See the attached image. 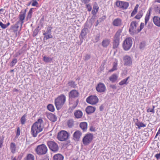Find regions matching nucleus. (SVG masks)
Returning <instances> with one entry per match:
<instances>
[{
    "label": "nucleus",
    "mask_w": 160,
    "mask_h": 160,
    "mask_svg": "<svg viewBox=\"0 0 160 160\" xmlns=\"http://www.w3.org/2000/svg\"><path fill=\"white\" fill-rule=\"evenodd\" d=\"M43 122L42 119V118H39L37 121L33 124L32 126L31 132L33 137H36L38 133L42 130L43 127L42 125Z\"/></svg>",
    "instance_id": "1"
},
{
    "label": "nucleus",
    "mask_w": 160,
    "mask_h": 160,
    "mask_svg": "<svg viewBox=\"0 0 160 160\" xmlns=\"http://www.w3.org/2000/svg\"><path fill=\"white\" fill-rule=\"evenodd\" d=\"M65 101L66 97L63 94H61L55 98L54 102L57 110H58L62 108Z\"/></svg>",
    "instance_id": "2"
},
{
    "label": "nucleus",
    "mask_w": 160,
    "mask_h": 160,
    "mask_svg": "<svg viewBox=\"0 0 160 160\" xmlns=\"http://www.w3.org/2000/svg\"><path fill=\"white\" fill-rule=\"evenodd\" d=\"M122 30V29H119L116 32L112 42V48L113 49H115L118 48L120 42V37Z\"/></svg>",
    "instance_id": "3"
},
{
    "label": "nucleus",
    "mask_w": 160,
    "mask_h": 160,
    "mask_svg": "<svg viewBox=\"0 0 160 160\" xmlns=\"http://www.w3.org/2000/svg\"><path fill=\"white\" fill-rule=\"evenodd\" d=\"M35 150L37 154L42 155L47 153L48 148L45 144H42L37 146Z\"/></svg>",
    "instance_id": "4"
},
{
    "label": "nucleus",
    "mask_w": 160,
    "mask_h": 160,
    "mask_svg": "<svg viewBox=\"0 0 160 160\" xmlns=\"http://www.w3.org/2000/svg\"><path fill=\"white\" fill-rule=\"evenodd\" d=\"M132 44V38L128 37L123 41L122 47L123 50L125 51L129 50L131 48Z\"/></svg>",
    "instance_id": "5"
},
{
    "label": "nucleus",
    "mask_w": 160,
    "mask_h": 160,
    "mask_svg": "<svg viewBox=\"0 0 160 160\" xmlns=\"http://www.w3.org/2000/svg\"><path fill=\"white\" fill-rule=\"evenodd\" d=\"M47 145L50 150L52 152H57L59 149L58 144L54 141H48L47 142Z\"/></svg>",
    "instance_id": "6"
},
{
    "label": "nucleus",
    "mask_w": 160,
    "mask_h": 160,
    "mask_svg": "<svg viewBox=\"0 0 160 160\" xmlns=\"http://www.w3.org/2000/svg\"><path fill=\"white\" fill-rule=\"evenodd\" d=\"M138 24V22L136 21H133L131 22L129 29V32L130 34L134 35L138 33V29L136 30Z\"/></svg>",
    "instance_id": "7"
},
{
    "label": "nucleus",
    "mask_w": 160,
    "mask_h": 160,
    "mask_svg": "<svg viewBox=\"0 0 160 160\" xmlns=\"http://www.w3.org/2000/svg\"><path fill=\"white\" fill-rule=\"evenodd\" d=\"M69 136V133L67 131L62 130L58 132L57 138L59 141H63L67 140Z\"/></svg>",
    "instance_id": "8"
},
{
    "label": "nucleus",
    "mask_w": 160,
    "mask_h": 160,
    "mask_svg": "<svg viewBox=\"0 0 160 160\" xmlns=\"http://www.w3.org/2000/svg\"><path fill=\"white\" fill-rule=\"evenodd\" d=\"M93 135L92 133H88L86 134L82 139L83 144L85 146L89 145L93 140Z\"/></svg>",
    "instance_id": "9"
},
{
    "label": "nucleus",
    "mask_w": 160,
    "mask_h": 160,
    "mask_svg": "<svg viewBox=\"0 0 160 160\" xmlns=\"http://www.w3.org/2000/svg\"><path fill=\"white\" fill-rule=\"evenodd\" d=\"M116 6L122 10H125L128 8L129 6V3L128 2L117 1L116 2Z\"/></svg>",
    "instance_id": "10"
},
{
    "label": "nucleus",
    "mask_w": 160,
    "mask_h": 160,
    "mask_svg": "<svg viewBox=\"0 0 160 160\" xmlns=\"http://www.w3.org/2000/svg\"><path fill=\"white\" fill-rule=\"evenodd\" d=\"M86 101L88 103L92 105H94L98 102V98L96 96L91 95L87 98Z\"/></svg>",
    "instance_id": "11"
},
{
    "label": "nucleus",
    "mask_w": 160,
    "mask_h": 160,
    "mask_svg": "<svg viewBox=\"0 0 160 160\" xmlns=\"http://www.w3.org/2000/svg\"><path fill=\"white\" fill-rule=\"evenodd\" d=\"M96 91L98 92H105L106 91V87L104 84L102 82H99L97 85L96 88Z\"/></svg>",
    "instance_id": "12"
},
{
    "label": "nucleus",
    "mask_w": 160,
    "mask_h": 160,
    "mask_svg": "<svg viewBox=\"0 0 160 160\" xmlns=\"http://www.w3.org/2000/svg\"><path fill=\"white\" fill-rule=\"evenodd\" d=\"M26 12V9L22 10L19 15V20L17 22H19V23L20 24V28H21L22 25L24 22V19L25 17V15Z\"/></svg>",
    "instance_id": "13"
},
{
    "label": "nucleus",
    "mask_w": 160,
    "mask_h": 160,
    "mask_svg": "<svg viewBox=\"0 0 160 160\" xmlns=\"http://www.w3.org/2000/svg\"><path fill=\"white\" fill-rule=\"evenodd\" d=\"M69 99L72 100L78 98L79 95V93L77 90L73 89L70 91L68 93Z\"/></svg>",
    "instance_id": "14"
},
{
    "label": "nucleus",
    "mask_w": 160,
    "mask_h": 160,
    "mask_svg": "<svg viewBox=\"0 0 160 160\" xmlns=\"http://www.w3.org/2000/svg\"><path fill=\"white\" fill-rule=\"evenodd\" d=\"M45 115L47 118L52 122H54L57 120L56 116L51 112H46Z\"/></svg>",
    "instance_id": "15"
},
{
    "label": "nucleus",
    "mask_w": 160,
    "mask_h": 160,
    "mask_svg": "<svg viewBox=\"0 0 160 160\" xmlns=\"http://www.w3.org/2000/svg\"><path fill=\"white\" fill-rule=\"evenodd\" d=\"M123 60L125 65L130 66L132 65V60L130 56L128 55L125 56L123 57Z\"/></svg>",
    "instance_id": "16"
},
{
    "label": "nucleus",
    "mask_w": 160,
    "mask_h": 160,
    "mask_svg": "<svg viewBox=\"0 0 160 160\" xmlns=\"http://www.w3.org/2000/svg\"><path fill=\"white\" fill-rule=\"evenodd\" d=\"M87 27V26L86 25V23H85L84 25V28L82 30L79 35V36L82 37V38H83V37L85 38L87 34L88 29Z\"/></svg>",
    "instance_id": "17"
},
{
    "label": "nucleus",
    "mask_w": 160,
    "mask_h": 160,
    "mask_svg": "<svg viewBox=\"0 0 160 160\" xmlns=\"http://www.w3.org/2000/svg\"><path fill=\"white\" fill-rule=\"evenodd\" d=\"M96 108L92 106H89L85 109V111L87 114L90 115L94 112L96 110Z\"/></svg>",
    "instance_id": "18"
},
{
    "label": "nucleus",
    "mask_w": 160,
    "mask_h": 160,
    "mask_svg": "<svg viewBox=\"0 0 160 160\" xmlns=\"http://www.w3.org/2000/svg\"><path fill=\"white\" fill-rule=\"evenodd\" d=\"M82 135L81 132L79 130H77L73 133V138L74 140L79 141Z\"/></svg>",
    "instance_id": "19"
},
{
    "label": "nucleus",
    "mask_w": 160,
    "mask_h": 160,
    "mask_svg": "<svg viewBox=\"0 0 160 160\" xmlns=\"http://www.w3.org/2000/svg\"><path fill=\"white\" fill-rule=\"evenodd\" d=\"M19 22H17L15 24L11 25L10 27V30H12L15 33H17L18 29L19 27V25H20Z\"/></svg>",
    "instance_id": "20"
},
{
    "label": "nucleus",
    "mask_w": 160,
    "mask_h": 160,
    "mask_svg": "<svg viewBox=\"0 0 160 160\" xmlns=\"http://www.w3.org/2000/svg\"><path fill=\"white\" fill-rule=\"evenodd\" d=\"M110 40L108 38H105L102 40L101 45L104 48H107L110 44Z\"/></svg>",
    "instance_id": "21"
},
{
    "label": "nucleus",
    "mask_w": 160,
    "mask_h": 160,
    "mask_svg": "<svg viewBox=\"0 0 160 160\" xmlns=\"http://www.w3.org/2000/svg\"><path fill=\"white\" fill-rule=\"evenodd\" d=\"M100 34L99 32L95 34L92 36V41L94 43H97L100 40Z\"/></svg>",
    "instance_id": "22"
},
{
    "label": "nucleus",
    "mask_w": 160,
    "mask_h": 160,
    "mask_svg": "<svg viewBox=\"0 0 160 160\" xmlns=\"http://www.w3.org/2000/svg\"><path fill=\"white\" fill-rule=\"evenodd\" d=\"M83 115L82 112L80 110H77L74 112V115L76 118L79 119L81 118Z\"/></svg>",
    "instance_id": "23"
},
{
    "label": "nucleus",
    "mask_w": 160,
    "mask_h": 160,
    "mask_svg": "<svg viewBox=\"0 0 160 160\" xmlns=\"http://www.w3.org/2000/svg\"><path fill=\"white\" fill-rule=\"evenodd\" d=\"M122 21L120 18H117L114 19L112 22L113 25L115 26H119L122 25Z\"/></svg>",
    "instance_id": "24"
},
{
    "label": "nucleus",
    "mask_w": 160,
    "mask_h": 160,
    "mask_svg": "<svg viewBox=\"0 0 160 160\" xmlns=\"http://www.w3.org/2000/svg\"><path fill=\"white\" fill-rule=\"evenodd\" d=\"M154 24L157 26L160 27V18L157 16H154L153 18Z\"/></svg>",
    "instance_id": "25"
},
{
    "label": "nucleus",
    "mask_w": 160,
    "mask_h": 160,
    "mask_svg": "<svg viewBox=\"0 0 160 160\" xmlns=\"http://www.w3.org/2000/svg\"><path fill=\"white\" fill-rule=\"evenodd\" d=\"M79 126L83 132L86 131L88 126V124L86 122H81Z\"/></svg>",
    "instance_id": "26"
},
{
    "label": "nucleus",
    "mask_w": 160,
    "mask_h": 160,
    "mask_svg": "<svg viewBox=\"0 0 160 160\" xmlns=\"http://www.w3.org/2000/svg\"><path fill=\"white\" fill-rule=\"evenodd\" d=\"M27 45L26 44H25L22 48V49L18 51L16 54V57L21 55L26 50V48H27Z\"/></svg>",
    "instance_id": "27"
},
{
    "label": "nucleus",
    "mask_w": 160,
    "mask_h": 160,
    "mask_svg": "<svg viewBox=\"0 0 160 160\" xmlns=\"http://www.w3.org/2000/svg\"><path fill=\"white\" fill-rule=\"evenodd\" d=\"M11 152L13 154L15 153L16 151V145L14 142H11L10 144V147Z\"/></svg>",
    "instance_id": "28"
},
{
    "label": "nucleus",
    "mask_w": 160,
    "mask_h": 160,
    "mask_svg": "<svg viewBox=\"0 0 160 160\" xmlns=\"http://www.w3.org/2000/svg\"><path fill=\"white\" fill-rule=\"evenodd\" d=\"M118 76L116 74L112 75L109 78V79L112 83L115 82L118 79Z\"/></svg>",
    "instance_id": "29"
},
{
    "label": "nucleus",
    "mask_w": 160,
    "mask_h": 160,
    "mask_svg": "<svg viewBox=\"0 0 160 160\" xmlns=\"http://www.w3.org/2000/svg\"><path fill=\"white\" fill-rule=\"evenodd\" d=\"M63 156L59 153L56 154L53 156L54 160H63Z\"/></svg>",
    "instance_id": "30"
},
{
    "label": "nucleus",
    "mask_w": 160,
    "mask_h": 160,
    "mask_svg": "<svg viewBox=\"0 0 160 160\" xmlns=\"http://www.w3.org/2000/svg\"><path fill=\"white\" fill-rule=\"evenodd\" d=\"M129 78L130 77L128 76L126 78L122 80L119 83V85L120 86H122L124 84H128V81Z\"/></svg>",
    "instance_id": "31"
},
{
    "label": "nucleus",
    "mask_w": 160,
    "mask_h": 160,
    "mask_svg": "<svg viewBox=\"0 0 160 160\" xmlns=\"http://www.w3.org/2000/svg\"><path fill=\"white\" fill-rule=\"evenodd\" d=\"M68 86L72 88H75L77 87V84L75 81L73 80L70 81L68 82Z\"/></svg>",
    "instance_id": "32"
},
{
    "label": "nucleus",
    "mask_w": 160,
    "mask_h": 160,
    "mask_svg": "<svg viewBox=\"0 0 160 160\" xmlns=\"http://www.w3.org/2000/svg\"><path fill=\"white\" fill-rule=\"evenodd\" d=\"M52 28L50 26H48L47 27V30L46 32L45 31H42L44 32H43V35H46V34H51L52 32Z\"/></svg>",
    "instance_id": "33"
},
{
    "label": "nucleus",
    "mask_w": 160,
    "mask_h": 160,
    "mask_svg": "<svg viewBox=\"0 0 160 160\" xmlns=\"http://www.w3.org/2000/svg\"><path fill=\"white\" fill-rule=\"evenodd\" d=\"M43 61L46 63H50L52 62L53 58H51L49 57L44 56L43 57Z\"/></svg>",
    "instance_id": "34"
},
{
    "label": "nucleus",
    "mask_w": 160,
    "mask_h": 160,
    "mask_svg": "<svg viewBox=\"0 0 160 160\" xmlns=\"http://www.w3.org/2000/svg\"><path fill=\"white\" fill-rule=\"evenodd\" d=\"M151 9L150 8L148 11H149V13L148 14V13L146 14L145 18V25H147V22L149 21L150 17V15L151 13Z\"/></svg>",
    "instance_id": "35"
},
{
    "label": "nucleus",
    "mask_w": 160,
    "mask_h": 160,
    "mask_svg": "<svg viewBox=\"0 0 160 160\" xmlns=\"http://www.w3.org/2000/svg\"><path fill=\"white\" fill-rule=\"evenodd\" d=\"M48 109L51 112H53L55 110L54 106L52 104H49L47 106Z\"/></svg>",
    "instance_id": "36"
},
{
    "label": "nucleus",
    "mask_w": 160,
    "mask_h": 160,
    "mask_svg": "<svg viewBox=\"0 0 160 160\" xmlns=\"http://www.w3.org/2000/svg\"><path fill=\"white\" fill-rule=\"evenodd\" d=\"M143 16V11L141 10L138 12V13L135 16L134 18L136 19H140Z\"/></svg>",
    "instance_id": "37"
},
{
    "label": "nucleus",
    "mask_w": 160,
    "mask_h": 160,
    "mask_svg": "<svg viewBox=\"0 0 160 160\" xmlns=\"http://www.w3.org/2000/svg\"><path fill=\"white\" fill-rule=\"evenodd\" d=\"M18 60L16 58H14L12 61L10 63L9 65L11 67H13L15 64L17 62Z\"/></svg>",
    "instance_id": "38"
},
{
    "label": "nucleus",
    "mask_w": 160,
    "mask_h": 160,
    "mask_svg": "<svg viewBox=\"0 0 160 160\" xmlns=\"http://www.w3.org/2000/svg\"><path fill=\"white\" fill-rule=\"evenodd\" d=\"M26 160H34V157L32 154H28L27 156Z\"/></svg>",
    "instance_id": "39"
},
{
    "label": "nucleus",
    "mask_w": 160,
    "mask_h": 160,
    "mask_svg": "<svg viewBox=\"0 0 160 160\" xmlns=\"http://www.w3.org/2000/svg\"><path fill=\"white\" fill-rule=\"evenodd\" d=\"M136 126L138 127V128L139 129H140L142 127H145L146 125L143 123L142 122H139L136 124Z\"/></svg>",
    "instance_id": "40"
},
{
    "label": "nucleus",
    "mask_w": 160,
    "mask_h": 160,
    "mask_svg": "<svg viewBox=\"0 0 160 160\" xmlns=\"http://www.w3.org/2000/svg\"><path fill=\"white\" fill-rule=\"evenodd\" d=\"M113 68L109 70V72H112L114 71H115L117 69V62H114L113 63Z\"/></svg>",
    "instance_id": "41"
},
{
    "label": "nucleus",
    "mask_w": 160,
    "mask_h": 160,
    "mask_svg": "<svg viewBox=\"0 0 160 160\" xmlns=\"http://www.w3.org/2000/svg\"><path fill=\"white\" fill-rule=\"evenodd\" d=\"M67 125L69 128H72L74 125V121L72 119L69 120L67 122Z\"/></svg>",
    "instance_id": "42"
},
{
    "label": "nucleus",
    "mask_w": 160,
    "mask_h": 160,
    "mask_svg": "<svg viewBox=\"0 0 160 160\" xmlns=\"http://www.w3.org/2000/svg\"><path fill=\"white\" fill-rule=\"evenodd\" d=\"M26 116L27 115L26 114H25L21 117L20 119V122L23 125L25 123L26 121Z\"/></svg>",
    "instance_id": "43"
},
{
    "label": "nucleus",
    "mask_w": 160,
    "mask_h": 160,
    "mask_svg": "<svg viewBox=\"0 0 160 160\" xmlns=\"http://www.w3.org/2000/svg\"><path fill=\"white\" fill-rule=\"evenodd\" d=\"M44 38H43V40H47L49 38H52L53 37V36L51 34H46V35H44Z\"/></svg>",
    "instance_id": "44"
},
{
    "label": "nucleus",
    "mask_w": 160,
    "mask_h": 160,
    "mask_svg": "<svg viewBox=\"0 0 160 160\" xmlns=\"http://www.w3.org/2000/svg\"><path fill=\"white\" fill-rule=\"evenodd\" d=\"M32 6L38 7L39 4L37 1V0H32Z\"/></svg>",
    "instance_id": "45"
},
{
    "label": "nucleus",
    "mask_w": 160,
    "mask_h": 160,
    "mask_svg": "<svg viewBox=\"0 0 160 160\" xmlns=\"http://www.w3.org/2000/svg\"><path fill=\"white\" fill-rule=\"evenodd\" d=\"M144 24L143 22H141L140 24V28L138 29V33L139 32L142 30L144 28Z\"/></svg>",
    "instance_id": "46"
},
{
    "label": "nucleus",
    "mask_w": 160,
    "mask_h": 160,
    "mask_svg": "<svg viewBox=\"0 0 160 160\" xmlns=\"http://www.w3.org/2000/svg\"><path fill=\"white\" fill-rule=\"evenodd\" d=\"M4 139V137L3 136L0 137V148H2L3 146Z\"/></svg>",
    "instance_id": "47"
},
{
    "label": "nucleus",
    "mask_w": 160,
    "mask_h": 160,
    "mask_svg": "<svg viewBox=\"0 0 160 160\" xmlns=\"http://www.w3.org/2000/svg\"><path fill=\"white\" fill-rule=\"evenodd\" d=\"M93 10H96L97 11H98L99 7L96 2H95L93 6Z\"/></svg>",
    "instance_id": "48"
},
{
    "label": "nucleus",
    "mask_w": 160,
    "mask_h": 160,
    "mask_svg": "<svg viewBox=\"0 0 160 160\" xmlns=\"http://www.w3.org/2000/svg\"><path fill=\"white\" fill-rule=\"evenodd\" d=\"M145 42H141L139 45V47L140 49H143L145 46Z\"/></svg>",
    "instance_id": "49"
},
{
    "label": "nucleus",
    "mask_w": 160,
    "mask_h": 160,
    "mask_svg": "<svg viewBox=\"0 0 160 160\" xmlns=\"http://www.w3.org/2000/svg\"><path fill=\"white\" fill-rule=\"evenodd\" d=\"M85 7L87 9V10L88 11L90 12L91 11L92 8L89 3L85 5Z\"/></svg>",
    "instance_id": "50"
},
{
    "label": "nucleus",
    "mask_w": 160,
    "mask_h": 160,
    "mask_svg": "<svg viewBox=\"0 0 160 160\" xmlns=\"http://www.w3.org/2000/svg\"><path fill=\"white\" fill-rule=\"evenodd\" d=\"M32 14L28 12V15L27 16L26 19L27 21L29 20H30L32 16Z\"/></svg>",
    "instance_id": "51"
},
{
    "label": "nucleus",
    "mask_w": 160,
    "mask_h": 160,
    "mask_svg": "<svg viewBox=\"0 0 160 160\" xmlns=\"http://www.w3.org/2000/svg\"><path fill=\"white\" fill-rule=\"evenodd\" d=\"M106 18V15H103L101 18H99L98 20H99L100 22H103Z\"/></svg>",
    "instance_id": "52"
},
{
    "label": "nucleus",
    "mask_w": 160,
    "mask_h": 160,
    "mask_svg": "<svg viewBox=\"0 0 160 160\" xmlns=\"http://www.w3.org/2000/svg\"><path fill=\"white\" fill-rule=\"evenodd\" d=\"M20 128L19 127H18L17 128V132L16 134V137H18L20 135Z\"/></svg>",
    "instance_id": "53"
},
{
    "label": "nucleus",
    "mask_w": 160,
    "mask_h": 160,
    "mask_svg": "<svg viewBox=\"0 0 160 160\" xmlns=\"http://www.w3.org/2000/svg\"><path fill=\"white\" fill-rule=\"evenodd\" d=\"M96 16L93 15L91 19H90V21L92 23H93L96 19Z\"/></svg>",
    "instance_id": "54"
},
{
    "label": "nucleus",
    "mask_w": 160,
    "mask_h": 160,
    "mask_svg": "<svg viewBox=\"0 0 160 160\" xmlns=\"http://www.w3.org/2000/svg\"><path fill=\"white\" fill-rule=\"evenodd\" d=\"M44 19V16H42V18H41V19L40 20V22H39L40 24V25L42 27H43Z\"/></svg>",
    "instance_id": "55"
},
{
    "label": "nucleus",
    "mask_w": 160,
    "mask_h": 160,
    "mask_svg": "<svg viewBox=\"0 0 160 160\" xmlns=\"http://www.w3.org/2000/svg\"><path fill=\"white\" fill-rule=\"evenodd\" d=\"M0 26L3 29H5L7 28L6 24H4L2 22L0 21Z\"/></svg>",
    "instance_id": "56"
},
{
    "label": "nucleus",
    "mask_w": 160,
    "mask_h": 160,
    "mask_svg": "<svg viewBox=\"0 0 160 160\" xmlns=\"http://www.w3.org/2000/svg\"><path fill=\"white\" fill-rule=\"evenodd\" d=\"M39 32V31H38V30L35 29L33 32V37H35L36 36L38 35Z\"/></svg>",
    "instance_id": "57"
},
{
    "label": "nucleus",
    "mask_w": 160,
    "mask_h": 160,
    "mask_svg": "<svg viewBox=\"0 0 160 160\" xmlns=\"http://www.w3.org/2000/svg\"><path fill=\"white\" fill-rule=\"evenodd\" d=\"M138 10L136 9H134V10L132 11V12L131 13V16L132 17H133L134 15L136 14Z\"/></svg>",
    "instance_id": "58"
},
{
    "label": "nucleus",
    "mask_w": 160,
    "mask_h": 160,
    "mask_svg": "<svg viewBox=\"0 0 160 160\" xmlns=\"http://www.w3.org/2000/svg\"><path fill=\"white\" fill-rule=\"evenodd\" d=\"M23 154L22 153H21L18 156L17 158V160H21L23 156Z\"/></svg>",
    "instance_id": "59"
},
{
    "label": "nucleus",
    "mask_w": 160,
    "mask_h": 160,
    "mask_svg": "<svg viewBox=\"0 0 160 160\" xmlns=\"http://www.w3.org/2000/svg\"><path fill=\"white\" fill-rule=\"evenodd\" d=\"M78 103L79 100L78 99H77L75 101V102L73 104L72 106L75 108L78 105Z\"/></svg>",
    "instance_id": "60"
},
{
    "label": "nucleus",
    "mask_w": 160,
    "mask_h": 160,
    "mask_svg": "<svg viewBox=\"0 0 160 160\" xmlns=\"http://www.w3.org/2000/svg\"><path fill=\"white\" fill-rule=\"evenodd\" d=\"M79 38L80 39V42L79 43L78 45H81L82 43L83 42V40H84V37H83V38H82V37L79 36Z\"/></svg>",
    "instance_id": "61"
},
{
    "label": "nucleus",
    "mask_w": 160,
    "mask_h": 160,
    "mask_svg": "<svg viewBox=\"0 0 160 160\" xmlns=\"http://www.w3.org/2000/svg\"><path fill=\"white\" fill-rule=\"evenodd\" d=\"M90 58H91L90 55L89 54H87L85 56V59L84 60L86 61H87V60H88L89 59H90Z\"/></svg>",
    "instance_id": "62"
},
{
    "label": "nucleus",
    "mask_w": 160,
    "mask_h": 160,
    "mask_svg": "<svg viewBox=\"0 0 160 160\" xmlns=\"http://www.w3.org/2000/svg\"><path fill=\"white\" fill-rule=\"evenodd\" d=\"M90 1L91 0H81V2H82V3L86 5L87 4H88V3H89Z\"/></svg>",
    "instance_id": "63"
},
{
    "label": "nucleus",
    "mask_w": 160,
    "mask_h": 160,
    "mask_svg": "<svg viewBox=\"0 0 160 160\" xmlns=\"http://www.w3.org/2000/svg\"><path fill=\"white\" fill-rule=\"evenodd\" d=\"M155 157L157 158V160H158L160 159V152L159 153L156 154Z\"/></svg>",
    "instance_id": "64"
}]
</instances>
